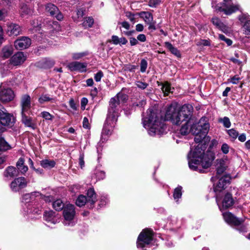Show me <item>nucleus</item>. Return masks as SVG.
Here are the masks:
<instances>
[{
  "label": "nucleus",
  "instance_id": "obj_1",
  "mask_svg": "<svg viewBox=\"0 0 250 250\" xmlns=\"http://www.w3.org/2000/svg\"><path fill=\"white\" fill-rule=\"evenodd\" d=\"M204 120L202 118L198 124L193 125L191 127V131L195 135L194 141L198 144L194 146V148L191 147L188 155L190 169L200 173H204L205 171L201 167L208 168L211 166L214 159V156L211 152H205L206 145L201 143L207 135L209 128L208 123H202V121Z\"/></svg>",
  "mask_w": 250,
  "mask_h": 250
},
{
  "label": "nucleus",
  "instance_id": "obj_2",
  "mask_svg": "<svg viewBox=\"0 0 250 250\" xmlns=\"http://www.w3.org/2000/svg\"><path fill=\"white\" fill-rule=\"evenodd\" d=\"M192 111V106L189 104H185L180 107L176 104H171L167 110L165 118L176 125L184 123L187 124L191 120Z\"/></svg>",
  "mask_w": 250,
  "mask_h": 250
},
{
  "label": "nucleus",
  "instance_id": "obj_3",
  "mask_svg": "<svg viewBox=\"0 0 250 250\" xmlns=\"http://www.w3.org/2000/svg\"><path fill=\"white\" fill-rule=\"evenodd\" d=\"M142 120L143 126L147 130L149 135L160 136L166 132V126L156 110L149 108L146 116L144 117Z\"/></svg>",
  "mask_w": 250,
  "mask_h": 250
},
{
  "label": "nucleus",
  "instance_id": "obj_4",
  "mask_svg": "<svg viewBox=\"0 0 250 250\" xmlns=\"http://www.w3.org/2000/svg\"><path fill=\"white\" fill-rule=\"evenodd\" d=\"M27 57L22 52H18L13 55L10 59L2 62H0V73L2 77L6 76L12 69L13 66L21 65L26 60Z\"/></svg>",
  "mask_w": 250,
  "mask_h": 250
},
{
  "label": "nucleus",
  "instance_id": "obj_5",
  "mask_svg": "<svg viewBox=\"0 0 250 250\" xmlns=\"http://www.w3.org/2000/svg\"><path fill=\"white\" fill-rule=\"evenodd\" d=\"M127 100V95L123 93H119L116 97L111 98L109 102L107 117H108L109 119L112 118L113 121L117 120L121 104L125 102Z\"/></svg>",
  "mask_w": 250,
  "mask_h": 250
},
{
  "label": "nucleus",
  "instance_id": "obj_6",
  "mask_svg": "<svg viewBox=\"0 0 250 250\" xmlns=\"http://www.w3.org/2000/svg\"><path fill=\"white\" fill-rule=\"evenodd\" d=\"M225 3L217 4L216 0H212V7L216 11L223 12L226 15H230L239 9V6L237 4H230L229 2L230 0H224Z\"/></svg>",
  "mask_w": 250,
  "mask_h": 250
},
{
  "label": "nucleus",
  "instance_id": "obj_7",
  "mask_svg": "<svg viewBox=\"0 0 250 250\" xmlns=\"http://www.w3.org/2000/svg\"><path fill=\"white\" fill-rule=\"evenodd\" d=\"M153 231L148 229H144L139 234L137 240L138 248L143 249L149 245L153 241Z\"/></svg>",
  "mask_w": 250,
  "mask_h": 250
},
{
  "label": "nucleus",
  "instance_id": "obj_8",
  "mask_svg": "<svg viewBox=\"0 0 250 250\" xmlns=\"http://www.w3.org/2000/svg\"><path fill=\"white\" fill-rule=\"evenodd\" d=\"M87 196L80 195L76 201V204L79 207H82L87 203L90 206L94 204L96 202V194L93 188H90L87 191Z\"/></svg>",
  "mask_w": 250,
  "mask_h": 250
},
{
  "label": "nucleus",
  "instance_id": "obj_9",
  "mask_svg": "<svg viewBox=\"0 0 250 250\" xmlns=\"http://www.w3.org/2000/svg\"><path fill=\"white\" fill-rule=\"evenodd\" d=\"M75 209L74 205H67L64 208L63 216L64 217L63 224L66 226H73L75 223Z\"/></svg>",
  "mask_w": 250,
  "mask_h": 250
},
{
  "label": "nucleus",
  "instance_id": "obj_10",
  "mask_svg": "<svg viewBox=\"0 0 250 250\" xmlns=\"http://www.w3.org/2000/svg\"><path fill=\"white\" fill-rule=\"evenodd\" d=\"M15 94L11 88L5 87L3 84L0 86V101L5 104L12 101Z\"/></svg>",
  "mask_w": 250,
  "mask_h": 250
},
{
  "label": "nucleus",
  "instance_id": "obj_11",
  "mask_svg": "<svg viewBox=\"0 0 250 250\" xmlns=\"http://www.w3.org/2000/svg\"><path fill=\"white\" fill-rule=\"evenodd\" d=\"M216 202L220 210L229 208L232 206L233 204L232 196L229 193H227L225 195L222 203H221L220 195L219 194H216Z\"/></svg>",
  "mask_w": 250,
  "mask_h": 250
},
{
  "label": "nucleus",
  "instance_id": "obj_12",
  "mask_svg": "<svg viewBox=\"0 0 250 250\" xmlns=\"http://www.w3.org/2000/svg\"><path fill=\"white\" fill-rule=\"evenodd\" d=\"M27 181L24 177H20L15 178L10 184V187L12 191L17 192L25 188L27 186Z\"/></svg>",
  "mask_w": 250,
  "mask_h": 250
},
{
  "label": "nucleus",
  "instance_id": "obj_13",
  "mask_svg": "<svg viewBox=\"0 0 250 250\" xmlns=\"http://www.w3.org/2000/svg\"><path fill=\"white\" fill-rule=\"evenodd\" d=\"M45 10L50 16L56 17L59 21H62L63 18V15L59 11L58 8L52 3H48L45 6Z\"/></svg>",
  "mask_w": 250,
  "mask_h": 250
},
{
  "label": "nucleus",
  "instance_id": "obj_14",
  "mask_svg": "<svg viewBox=\"0 0 250 250\" xmlns=\"http://www.w3.org/2000/svg\"><path fill=\"white\" fill-rule=\"evenodd\" d=\"M223 216L225 221L231 225L238 226L244 222L243 219L235 217L232 214L229 212L223 213Z\"/></svg>",
  "mask_w": 250,
  "mask_h": 250
},
{
  "label": "nucleus",
  "instance_id": "obj_15",
  "mask_svg": "<svg viewBox=\"0 0 250 250\" xmlns=\"http://www.w3.org/2000/svg\"><path fill=\"white\" fill-rule=\"evenodd\" d=\"M41 194L39 192L35 191L30 193H26L22 197V202L24 204L23 208L28 209V208L32 205L30 202L33 201L35 197L40 196Z\"/></svg>",
  "mask_w": 250,
  "mask_h": 250
},
{
  "label": "nucleus",
  "instance_id": "obj_16",
  "mask_svg": "<svg viewBox=\"0 0 250 250\" xmlns=\"http://www.w3.org/2000/svg\"><path fill=\"white\" fill-rule=\"evenodd\" d=\"M21 105V114L27 113L29 114L31 108V98L28 95H24L22 96Z\"/></svg>",
  "mask_w": 250,
  "mask_h": 250
},
{
  "label": "nucleus",
  "instance_id": "obj_17",
  "mask_svg": "<svg viewBox=\"0 0 250 250\" xmlns=\"http://www.w3.org/2000/svg\"><path fill=\"white\" fill-rule=\"evenodd\" d=\"M43 218L48 223L55 224L60 222V216L53 210H48L44 212Z\"/></svg>",
  "mask_w": 250,
  "mask_h": 250
},
{
  "label": "nucleus",
  "instance_id": "obj_18",
  "mask_svg": "<svg viewBox=\"0 0 250 250\" xmlns=\"http://www.w3.org/2000/svg\"><path fill=\"white\" fill-rule=\"evenodd\" d=\"M31 43V41L29 38L23 37L15 41L14 45L17 49L22 50L28 48Z\"/></svg>",
  "mask_w": 250,
  "mask_h": 250
},
{
  "label": "nucleus",
  "instance_id": "obj_19",
  "mask_svg": "<svg viewBox=\"0 0 250 250\" xmlns=\"http://www.w3.org/2000/svg\"><path fill=\"white\" fill-rule=\"evenodd\" d=\"M87 63L79 62H73L68 64V67L71 71H76L84 72L86 71Z\"/></svg>",
  "mask_w": 250,
  "mask_h": 250
},
{
  "label": "nucleus",
  "instance_id": "obj_20",
  "mask_svg": "<svg viewBox=\"0 0 250 250\" xmlns=\"http://www.w3.org/2000/svg\"><path fill=\"white\" fill-rule=\"evenodd\" d=\"M116 121L117 120L113 121L112 120V118L109 119L108 117L106 118V120L105 123L104 124L102 133V137H103L104 135L108 136L111 134L113 130V128L114 126Z\"/></svg>",
  "mask_w": 250,
  "mask_h": 250
},
{
  "label": "nucleus",
  "instance_id": "obj_21",
  "mask_svg": "<svg viewBox=\"0 0 250 250\" xmlns=\"http://www.w3.org/2000/svg\"><path fill=\"white\" fill-rule=\"evenodd\" d=\"M229 183V180L226 177H221L219 179L218 183L213 185V189L216 194H220V192L225 188L226 185Z\"/></svg>",
  "mask_w": 250,
  "mask_h": 250
},
{
  "label": "nucleus",
  "instance_id": "obj_22",
  "mask_svg": "<svg viewBox=\"0 0 250 250\" xmlns=\"http://www.w3.org/2000/svg\"><path fill=\"white\" fill-rule=\"evenodd\" d=\"M14 49L12 45H6L4 46L0 52V58L3 60L9 58L13 54Z\"/></svg>",
  "mask_w": 250,
  "mask_h": 250
},
{
  "label": "nucleus",
  "instance_id": "obj_23",
  "mask_svg": "<svg viewBox=\"0 0 250 250\" xmlns=\"http://www.w3.org/2000/svg\"><path fill=\"white\" fill-rule=\"evenodd\" d=\"M28 114L27 113L21 114V122L25 126L35 129L36 128V124L33 121L32 118L27 115Z\"/></svg>",
  "mask_w": 250,
  "mask_h": 250
},
{
  "label": "nucleus",
  "instance_id": "obj_24",
  "mask_svg": "<svg viewBox=\"0 0 250 250\" xmlns=\"http://www.w3.org/2000/svg\"><path fill=\"white\" fill-rule=\"evenodd\" d=\"M21 29L19 25L10 23L7 25V32L9 36H17L19 35Z\"/></svg>",
  "mask_w": 250,
  "mask_h": 250
},
{
  "label": "nucleus",
  "instance_id": "obj_25",
  "mask_svg": "<svg viewBox=\"0 0 250 250\" xmlns=\"http://www.w3.org/2000/svg\"><path fill=\"white\" fill-rule=\"evenodd\" d=\"M17 171L16 168L12 166H9L5 170L3 175L4 177L8 179H10L15 176L17 175Z\"/></svg>",
  "mask_w": 250,
  "mask_h": 250
},
{
  "label": "nucleus",
  "instance_id": "obj_26",
  "mask_svg": "<svg viewBox=\"0 0 250 250\" xmlns=\"http://www.w3.org/2000/svg\"><path fill=\"white\" fill-rule=\"evenodd\" d=\"M53 64L54 62L46 58L41 60L36 63L38 67L43 68H49L53 66Z\"/></svg>",
  "mask_w": 250,
  "mask_h": 250
},
{
  "label": "nucleus",
  "instance_id": "obj_27",
  "mask_svg": "<svg viewBox=\"0 0 250 250\" xmlns=\"http://www.w3.org/2000/svg\"><path fill=\"white\" fill-rule=\"evenodd\" d=\"M35 204L31 205L28 208V209L23 207V211L25 214H30L31 213L40 214L42 212V208L41 207L35 208Z\"/></svg>",
  "mask_w": 250,
  "mask_h": 250
},
{
  "label": "nucleus",
  "instance_id": "obj_28",
  "mask_svg": "<svg viewBox=\"0 0 250 250\" xmlns=\"http://www.w3.org/2000/svg\"><path fill=\"white\" fill-rule=\"evenodd\" d=\"M141 18H142L146 23H150L153 21V18L151 13L148 12H141L138 14Z\"/></svg>",
  "mask_w": 250,
  "mask_h": 250
},
{
  "label": "nucleus",
  "instance_id": "obj_29",
  "mask_svg": "<svg viewBox=\"0 0 250 250\" xmlns=\"http://www.w3.org/2000/svg\"><path fill=\"white\" fill-rule=\"evenodd\" d=\"M40 164L44 168L50 169L55 167L56 163L54 160L44 159L40 162Z\"/></svg>",
  "mask_w": 250,
  "mask_h": 250
},
{
  "label": "nucleus",
  "instance_id": "obj_30",
  "mask_svg": "<svg viewBox=\"0 0 250 250\" xmlns=\"http://www.w3.org/2000/svg\"><path fill=\"white\" fill-rule=\"evenodd\" d=\"M38 101L41 104H42L48 102L54 103L56 102V98L50 97L48 94H42L39 98Z\"/></svg>",
  "mask_w": 250,
  "mask_h": 250
},
{
  "label": "nucleus",
  "instance_id": "obj_31",
  "mask_svg": "<svg viewBox=\"0 0 250 250\" xmlns=\"http://www.w3.org/2000/svg\"><path fill=\"white\" fill-rule=\"evenodd\" d=\"M182 127L180 130V133L183 135H187L190 131H191V120H189L188 123H183Z\"/></svg>",
  "mask_w": 250,
  "mask_h": 250
},
{
  "label": "nucleus",
  "instance_id": "obj_32",
  "mask_svg": "<svg viewBox=\"0 0 250 250\" xmlns=\"http://www.w3.org/2000/svg\"><path fill=\"white\" fill-rule=\"evenodd\" d=\"M32 9L28 8L26 4H22L21 5L20 12L22 17L30 15L32 13Z\"/></svg>",
  "mask_w": 250,
  "mask_h": 250
},
{
  "label": "nucleus",
  "instance_id": "obj_33",
  "mask_svg": "<svg viewBox=\"0 0 250 250\" xmlns=\"http://www.w3.org/2000/svg\"><path fill=\"white\" fill-rule=\"evenodd\" d=\"M165 44L166 46L169 50L171 53L177 57H181L180 51L176 48L174 47L171 43L169 42H166Z\"/></svg>",
  "mask_w": 250,
  "mask_h": 250
},
{
  "label": "nucleus",
  "instance_id": "obj_34",
  "mask_svg": "<svg viewBox=\"0 0 250 250\" xmlns=\"http://www.w3.org/2000/svg\"><path fill=\"white\" fill-rule=\"evenodd\" d=\"M53 208L56 210L60 211L64 208V205L61 199H57L53 203Z\"/></svg>",
  "mask_w": 250,
  "mask_h": 250
},
{
  "label": "nucleus",
  "instance_id": "obj_35",
  "mask_svg": "<svg viewBox=\"0 0 250 250\" xmlns=\"http://www.w3.org/2000/svg\"><path fill=\"white\" fill-rule=\"evenodd\" d=\"M94 23V19L91 17H86L83 22V25L85 28L91 27Z\"/></svg>",
  "mask_w": 250,
  "mask_h": 250
},
{
  "label": "nucleus",
  "instance_id": "obj_36",
  "mask_svg": "<svg viewBox=\"0 0 250 250\" xmlns=\"http://www.w3.org/2000/svg\"><path fill=\"white\" fill-rule=\"evenodd\" d=\"M11 148L5 140L0 136V151H5Z\"/></svg>",
  "mask_w": 250,
  "mask_h": 250
},
{
  "label": "nucleus",
  "instance_id": "obj_37",
  "mask_svg": "<svg viewBox=\"0 0 250 250\" xmlns=\"http://www.w3.org/2000/svg\"><path fill=\"white\" fill-rule=\"evenodd\" d=\"M171 89L170 85L168 82H165L162 84V90L165 95H168L170 92H172Z\"/></svg>",
  "mask_w": 250,
  "mask_h": 250
},
{
  "label": "nucleus",
  "instance_id": "obj_38",
  "mask_svg": "<svg viewBox=\"0 0 250 250\" xmlns=\"http://www.w3.org/2000/svg\"><path fill=\"white\" fill-rule=\"evenodd\" d=\"M182 188L181 186H178L176 188L173 192V198L174 200L177 202L178 199L181 197L182 196Z\"/></svg>",
  "mask_w": 250,
  "mask_h": 250
},
{
  "label": "nucleus",
  "instance_id": "obj_39",
  "mask_svg": "<svg viewBox=\"0 0 250 250\" xmlns=\"http://www.w3.org/2000/svg\"><path fill=\"white\" fill-rule=\"evenodd\" d=\"M244 31L245 34L248 37H250V20H247L244 25Z\"/></svg>",
  "mask_w": 250,
  "mask_h": 250
},
{
  "label": "nucleus",
  "instance_id": "obj_40",
  "mask_svg": "<svg viewBox=\"0 0 250 250\" xmlns=\"http://www.w3.org/2000/svg\"><path fill=\"white\" fill-rule=\"evenodd\" d=\"M219 122L222 123L223 125L226 128H229L231 125L229 119L227 117H224L223 118L219 119Z\"/></svg>",
  "mask_w": 250,
  "mask_h": 250
},
{
  "label": "nucleus",
  "instance_id": "obj_41",
  "mask_svg": "<svg viewBox=\"0 0 250 250\" xmlns=\"http://www.w3.org/2000/svg\"><path fill=\"white\" fill-rule=\"evenodd\" d=\"M41 116L46 120H52L54 116L47 111H42L41 113Z\"/></svg>",
  "mask_w": 250,
  "mask_h": 250
},
{
  "label": "nucleus",
  "instance_id": "obj_42",
  "mask_svg": "<svg viewBox=\"0 0 250 250\" xmlns=\"http://www.w3.org/2000/svg\"><path fill=\"white\" fill-rule=\"evenodd\" d=\"M87 55V52L74 53L72 54V58L74 60H79Z\"/></svg>",
  "mask_w": 250,
  "mask_h": 250
},
{
  "label": "nucleus",
  "instance_id": "obj_43",
  "mask_svg": "<svg viewBox=\"0 0 250 250\" xmlns=\"http://www.w3.org/2000/svg\"><path fill=\"white\" fill-rule=\"evenodd\" d=\"M135 85L138 88L144 90L148 86V84L141 81H138L136 82Z\"/></svg>",
  "mask_w": 250,
  "mask_h": 250
},
{
  "label": "nucleus",
  "instance_id": "obj_44",
  "mask_svg": "<svg viewBox=\"0 0 250 250\" xmlns=\"http://www.w3.org/2000/svg\"><path fill=\"white\" fill-rule=\"evenodd\" d=\"M108 203V199L107 196H102L99 201V206L103 207Z\"/></svg>",
  "mask_w": 250,
  "mask_h": 250
},
{
  "label": "nucleus",
  "instance_id": "obj_45",
  "mask_svg": "<svg viewBox=\"0 0 250 250\" xmlns=\"http://www.w3.org/2000/svg\"><path fill=\"white\" fill-rule=\"evenodd\" d=\"M147 67V62L145 59H142L140 63V71L142 73H144L146 71Z\"/></svg>",
  "mask_w": 250,
  "mask_h": 250
},
{
  "label": "nucleus",
  "instance_id": "obj_46",
  "mask_svg": "<svg viewBox=\"0 0 250 250\" xmlns=\"http://www.w3.org/2000/svg\"><path fill=\"white\" fill-rule=\"evenodd\" d=\"M228 134L233 139H236L238 136V132L234 129H230L227 131Z\"/></svg>",
  "mask_w": 250,
  "mask_h": 250
},
{
  "label": "nucleus",
  "instance_id": "obj_47",
  "mask_svg": "<svg viewBox=\"0 0 250 250\" xmlns=\"http://www.w3.org/2000/svg\"><path fill=\"white\" fill-rule=\"evenodd\" d=\"M125 16L133 23L135 22V14L130 12H125Z\"/></svg>",
  "mask_w": 250,
  "mask_h": 250
},
{
  "label": "nucleus",
  "instance_id": "obj_48",
  "mask_svg": "<svg viewBox=\"0 0 250 250\" xmlns=\"http://www.w3.org/2000/svg\"><path fill=\"white\" fill-rule=\"evenodd\" d=\"M219 38L222 41H225L226 43L228 44V45L229 46L231 45L232 42L231 40L226 38L225 36L222 34L219 35Z\"/></svg>",
  "mask_w": 250,
  "mask_h": 250
},
{
  "label": "nucleus",
  "instance_id": "obj_49",
  "mask_svg": "<svg viewBox=\"0 0 250 250\" xmlns=\"http://www.w3.org/2000/svg\"><path fill=\"white\" fill-rule=\"evenodd\" d=\"M95 175L98 180H103L105 177V173L103 171L97 170Z\"/></svg>",
  "mask_w": 250,
  "mask_h": 250
},
{
  "label": "nucleus",
  "instance_id": "obj_50",
  "mask_svg": "<svg viewBox=\"0 0 250 250\" xmlns=\"http://www.w3.org/2000/svg\"><path fill=\"white\" fill-rule=\"evenodd\" d=\"M221 151L222 152L225 154H227L229 153V145L226 143H224L221 146Z\"/></svg>",
  "mask_w": 250,
  "mask_h": 250
},
{
  "label": "nucleus",
  "instance_id": "obj_51",
  "mask_svg": "<svg viewBox=\"0 0 250 250\" xmlns=\"http://www.w3.org/2000/svg\"><path fill=\"white\" fill-rule=\"evenodd\" d=\"M218 28L225 33H228L230 31L229 28L223 23H222Z\"/></svg>",
  "mask_w": 250,
  "mask_h": 250
},
{
  "label": "nucleus",
  "instance_id": "obj_52",
  "mask_svg": "<svg viewBox=\"0 0 250 250\" xmlns=\"http://www.w3.org/2000/svg\"><path fill=\"white\" fill-rule=\"evenodd\" d=\"M104 76V74L102 71H99L96 74H95L94 79L98 82L101 81L102 78Z\"/></svg>",
  "mask_w": 250,
  "mask_h": 250
},
{
  "label": "nucleus",
  "instance_id": "obj_53",
  "mask_svg": "<svg viewBox=\"0 0 250 250\" xmlns=\"http://www.w3.org/2000/svg\"><path fill=\"white\" fill-rule=\"evenodd\" d=\"M161 2V0H149L148 5L150 7H155L159 5Z\"/></svg>",
  "mask_w": 250,
  "mask_h": 250
},
{
  "label": "nucleus",
  "instance_id": "obj_54",
  "mask_svg": "<svg viewBox=\"0 0 250 250\" xmlns=\"http://www.w3.org/2000/svg\"><path fill=\"white\" fill-rule=\"evenodd\" d=\"M79 163L80 167L82 168L84 166V154L83 153H81L79 159Z\"/></svg>",
  "mask_w": 250,
  "mask_h": 250
},
{
  "label": "nucleus",
  "instance_id": "obj_55",
  "mask_svg": "<svg viewBox=\"0 0 250 250\" xmlns=\"http://www.w3.org/2000/svg\"><path fill=\"white\" fill-rule=\"evenodd\" d=\"M113 44L118 45L120 43V38L116 35H113L111 37V40L110 41Z\"/></svg>",
  "mask_w": 250,
  "mask_h": 250
},
{
  "label": "nucleus",
  "instance_id": "obj_56",
  "mask_svg": "<svg viewBox=\"0 0 250 250\" xmlns=\"http://www.w3.org/2000/svg\"><path fill=\"white\" fill-rule=\"evenodd\" d=\"M88 103V100L86 98H83L81 101V109L82 110H84L85 109V106Z\"/></svg>",
  "mask_w": 250,
  "mask_h": 250
},
{
  "label": "nucleus",
  "instance_id": "obj_57",
  "mask_svg": "<svg viewBox=\"0 0 250 250\" xmlns=\"http://www.w3.org/2000/svg\"><path fill=\"white\" fill-rule=\"evenodd\" d=\"M212 22L217 27H218L222 23L220 20L216 17L212 18Z\"/></svg>",
  "mask_w": 250,
  "mask_h": 250
},
{
  "label": "nucleus",
  "instance_id": "obj_58",
  "mask_svg": "<svg viewBox=\"0 0 250 250\" xmlns=\"http://www.w3.org/2000/svg\"><path fill=\"white\" fill-rule=\"evenodd\" d=\"M7 15V10L6 9L0 10V21L3 20Z\"/></svg>",
  "mask_w": 250,
  "mask_h": 250
},
{
  "label": "nucleus",
  "instance_id": "obj_59",
  "mask_svg": "<svg viewBox=\"0 0 250 250\" xmlns=\"http://www.w3.org/2000/svg\"><path fill=\"white\" fill-rule=\"evenodd\" d=\"M24 159L22 158H20L19 159L16 164L18 169L21 168V167H22L23 166V165H24Z\"/></svg>",
  "mask_w": 250,
  "mask_h": 250
},
{
  "label": "nucleus",
  "instance_id": "obj_60",
  "mask_svg": "<svg viewBox=\"0 0 250 250\" xmlns=\"http://www.w3.org/2000/svg\"><path fill=\"white\" fill-rule=\"evenodd\" d=\"M137 39L138 41L141 42H145L146 41V36L145 34H139L137 36Z\"/></svg>",
  "mask_w": 250,
  "mask_h": 250
},
{
  "label": "nucleus",
  "instance_id": "obj_61",
  "mask_svg": "<svg viewBox=\"0 0 250 250\" xmlns=\"http://www.w3.org/2000/svg\"><path fill=\"white\" fill-rule=\"evenodd\" d=\"M137 66L134 65H128L126 66V70L130 72H134L137 68Z\"/></svg>",
  "mask_w": 250,
  "mask_h": 250
},
{
  "label": "nucleus",
  "instance_id": "obj_62",
  "mask_svg": "<svg viewBox=\"0 0 250 250\" xmlns=\"http://www.w3.org/2000/svg\"><path fill=\"white\" fill-rule=\"evenodd\" d=\"M129 42H130V45L131 46H134V45H137L138 43L137 39H136L133 37L130 38Z\"/></svg>",
  "mask_w": 250,
  "mask_h": 250
},
{
  "label": "nucleus",
  "instance_id": "obj_63",
  "mask_svg": "<svg viewBox=\"0 0 250 250\" xmlns=\"http://www.w3.org/2000/svg\"><path fill=\"white\" fill-rule=\"evenodd\" d=\"M98 94V90L97 88L96 87H94L93 89H91L90 92V95L92 97V98H95L97 96Z\"/></svg>",
  "mask_w": 250,
  "mask_h": 250
},
{
  "label": "nucleus",
  "instance_id": "obj_64",
  "mask_svg": "<svg viewBox=\"0 0 250 250\" xmlns=\"http://www.w3.org/2000/svg\"><path fill=\"white\" fill-rule=\"evenodd\" d=\"M83 127L85 128H88L89 123L88 120L86 117H84L83 119Z\"/></svg>",
  "mask_w": 250,
  "mask_h": 250
}]
</instances>
